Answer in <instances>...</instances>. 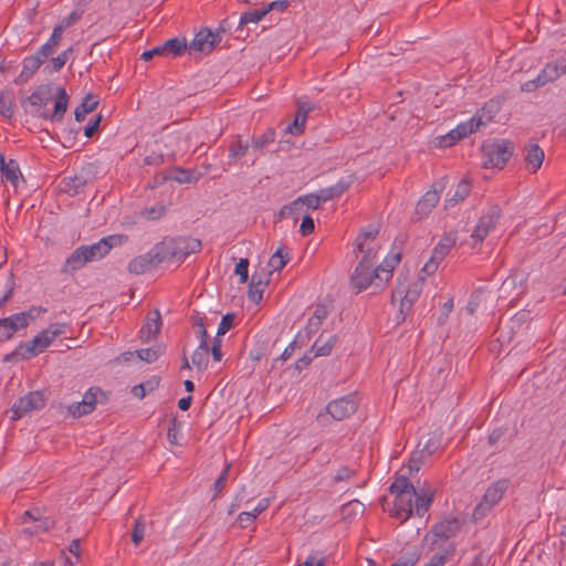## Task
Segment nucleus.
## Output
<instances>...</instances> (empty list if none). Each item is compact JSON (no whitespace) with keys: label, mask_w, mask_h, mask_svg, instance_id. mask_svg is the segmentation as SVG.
<instances>
[{"label":"nucleus","mask_w":566,"mask_h":566,"mask_svg":"<svg viewBox=\"0 0 566 566\" xmlns=\"http://www.w3.org/2000/svg\"><path fill=\"white\" fill-rule=\"evenodd\" d=\"M250 146L248 140H243L241 136H235L229 145L228 165L231 166L242 159Z\"/></svg>","instance_id":"25"},{"label":"nucleus","mask_w":566,"mask_h":566,"mask_svg":"<svg viewBox=\"0 0 566 566\" xmlns=\"http://www.w3.org/2000/svg\"><path fill=\"white\" fill-rule=\"evenodd\" d=\"M150 252L153 254V260H155V264L157 265L168 261H176L174 239L170 237H166L163 241L155 244L154 248L150 249Z\"/></svg>","instance_id":"15"},{"label":"nucleus","mask_w":566,"mask_h":566,"mask_svg":"<svg viewBox=\"0 0 566 566\" xmlns=\"http://www.w3.org/2000/svg\"><path fill=\"white\" fill-rule=\"evenodd\" d=\"M59 45L54 42L48 40L38 51L36 55H39L44 62L56 52Z\"/></svg>","instance_id":"57"},{"label":"nucleus","mask_w":566,"mask_h":566,"mask_svg":"<svg viewBox=\"0 0 566 566\" xmlns=\"http://www.w3.org/2000/svg\"><path fill=\"white\" fill-rule=\"evenodd\" d=\"M312 111V107L308 103L300 102L298 111L292 124L287 125L286 132L291 134H300L304 129V125L307 118L308 113Z\"/></svg>","instance_id":"29"},{"label":"nucleus","mask_w":566,"mask_h":566,"mask_svg":"<svg viewBox=\"0 0 566 566\" xmlns=\"http://www.w3.org/2000/svg\"><path fill=\"white\" fill-rule=\"evenodd\" d=\"M87 180L83 176L64 177L60 184L61 190L70 196H76L84 190Z\"/></svg>","instance_id":"28"},{"label":"nucleus","mask_w":566,"mask_h":566,"mask_svg":"<svg viewBox=\"0 0 566 566\" xmlns=\"http://www.w3.org/2000/svg\"><path fill=\"white\" fill-rule=\"evenodd\" d=\"M45 406V397L41 391H31L20 397L12 406V419H20L33 410H40Z\"/></svg>","instance_id":"8"},{"label":"nucleus","mask_w":566,"mask_h":566,"mask_svg":"<svg viewBox=\"0 0 566 566\" xmlns=\"http://www.w3.org/2000/svg\"><path fill=\"white\" fill-rule=\"evenodd\" d=\"M419 559V555L417 553H408L406 555L400 556L397 562L391 564L390 566H415Z\"/></svg>","instance_id":"59"},{"label":"nucleus","mask_w":566,"mask_h":566,"mask_svg":"<svg viewBox=\"0 0 566 566\" xmlns=\"http://www.w3.org/2000/svg\"><path fill=\"white\" fill-rule=\"evenodd\" d=\"M126 241L125 235H108L102 238L98 242L90 245H81L83 252L87 256L88 262L101 260L106 256L112 248L120 245Z\"/></svg>","instance_id":"7"},{"label":"nucleus","mask_w":566,"mask_h":566,"mask_svg":"<svg viewBox=\"0 0 566 566\" xmlns=\"http://www.w3.org/2000/svg\"><path fill=\"white\" fill-rule=\"evenodd\" d=\"M174 245L176 250V261L184 262L190 254L200 252L202 248L201 240L191 237H176Z\"/></svg>","instance_id":"13"},{"label":"nucleus","mask_w":566,"mask_h":566,"mask_svg":"<svg viewBox=\"0 0 566 566\" xmlns=\"http://www.w3.org/2000/svg\"><path fill=\"white\" fill-rule=\"evenodd\" d=\"M43 63L44 61L36 54L24 57L22 61V71L14 78V83L17 85L25 84Z\"/></svg>","instance_id":"18"},{"label":"nucleus","mask_w":566,"mask_h":566,"mask_svg":"<svg viewBox=\"0 0 566 566\" xmlns=\"http://www.w3.org/2000/svg\"><path fill=\"white\" fill-rule=\"evenodd\" d=\"M200 177H201V174L197 172L196 170L185 169L181 167H174L169 171V175L167 176L168 179L175 180L179 184L197 182Z\"/></svg>","instance_id":"32"},{"label":"nucleus","mask_w":566,"mask_h":566,"mask_svg":"<svg viewBox=\"0 0 566 566\" xmlns=\"http://www.w3.org/2000/svg\"><path fill=\"white\" fill-rule=\"evenodd\" d=\"M163 56H180L187 50V41L185 38H174L167 40L164 44L159 45Z\"/></svg>","instance_id":"31"},{"label":"nucleus","mask_w":566,"mask_h":566,"mask_svg":"<svg viewBox=\"0 0 566 566\" xmlns=\"http://www.w3.org/2000/svg\"><path fill=\"white\" fill-rule=\"evenodd\" d=\"M314 230H315V223H314L313 218L310 214L304 216L302 219L301 227H300V232L302 233V235H304V237L310 235L314 232Z\"/></svg>","instance_id":"61"},{"label":"nucleus","mask_w":566,"mask_h":566,"mask_svg":"<svg viewBox=\"0 0 566 566\" xmlns=\"http://www.w3.org/2000/svg\"><path fill=\"white\" fill-rule=\"evenodd\" d=\"M331 352V345H326L322 336H319L311 347V353H313L315 357L328 356Z\"/></svg>","instance_id":"51"},{"label":"nucleus","mask_w":566,"mask_h":566,"mask_svg":"<svg viewBox=\"0 0 566 566\" xmlns=\"http://www.w3.org/2000/svg\"><path fill=\"white\" fill-rule=\"evenodd\" d=\"M353 176L342 177L335 185L322 188L318 196L323 202L340 197L353 184Z\"/></svg>","instance_id":"20"},{"label":"nucleus","mask_w":566,"mask_h":566,"mask_svg":"<svg viewBox=\"0 0 566 566\" xmlns=\"http://www.w3.org/2000/svg\"><path fill=\"white\" fill-rule=\"evenodd\" d=\"M93 411L92 402L91 401H78L69 407V412L74 418H80L82 416L88 415Z\"/></svg>","instance_id":"45"},{"label":"nucleus","mask_w":566,"mask_h":566,"mask_svg":"<svg viewBox=\"0 0 566 566\" xmlns=\"http://www.w3.org/2000/svg\"><path fill=\"white\" fill-rule=\"evenodd\" d=\"M32 319L33 316L29 312H20L0 318V342L10 339L19 329L25 328Z\"/></svg>","instance_id":"9"},{"label":"nucleus","mask_w":566,"mask_h":566,"mask_svg":"<svg viewBox=\"0 0 566 566\" xmlns=\"http://www.w3.org/2000/svg\"><path fill=\"white\" fill-rule=\"evenodd\" d=\"M427 458L419 451L413 452L408 461L409 474L418 472Z\"/></svg>","instance_id":"55"},{"label":"nucleus","mask_w":566,"mask_h":566,"mask_svg":"<svg viewBox=\"0 0 566 566\" xmlns=\"http://www.w3.org/2000/svg\"><path fill=\"white\" fill-rule=\"evenodd\" d=\"M275 139V130L273 128H268L263 134L259 136H253L251 142V147L253 150H261Z\"/></svg>","instance_id":"40"},{"label":"nucleus","mask_w":566,"mask_h":566,"mask_svg":"<svg viewBox=\"0 0 566 566\" xmlns=\"http://www.w3.org/2000/svg\"><path fill=\"white\" fill-rule=\"evenodd\" d=\"M437 140H438L437 145L439 147L447 148V147L453 146L460 139H455V134L453 133V129H452L448 134L439 136L437 138Z\"/></svg>","instance_id":"62"},{"label":"nucleus","mask_w":566,"mask_h":566,"mask_svg":"<svg viewBox=\"0 0 566 566\" xmlns=\"http://www.w3.org/2000/svg\"><path fill=\"white\" fill-rule=\"evenodd\" d=\"M52 97L51 85L42 84L38 86L30 96L22 101V106L25 108V112L31 115L45 119L46 116H49L46 105L52 101Z\"/></svg>","instance_id":"4"},{"label":"nucleus","mask_w":566,"mask_h":566,"mask_svg":"<svg viewBox=\"0 0 566 566\" xmlns=\"http://www.w3.org/2000/svg\"><path fill=\"white\" fill-rule=\"evenodd\" d=\"M145 530H146V523L144 518L140 516L138 517L132 528V542L135 546H138L145 536Z\"/></svg>","instance_id":"46"},{"label":"nucleus","mask_w":566,"mask_h":566,"mask_svg":"<svg viewBox=\"0 0 566 566\" xmlns=\"http://www.w3.org/2000/svg\"><path fill=\"white\" fill-rule=\"evenodd\" d=\"M377 234L378 229L375 227H368L367 229H364L356 238L357 250L359 252H364L365 241L367 239H375Z\"/></svg>","instance_id":"47"},{"label":"nucleus","mask_w":566,"mask_h":566,"mask_svg":"<svg viewBox=\"0 0 566 566\" xmlns=\"http://www.w3.org/2000/svg\"><path fill=\"white\" fill-rule=\"evenodd\" d=\"M480 130V127L478 126L474 118H470L467 122L460 123L454 129L453 133L455 134V139H463L468 137L470 134L475 133Z\"/></svg>","instance_id":"42"},{"label":"nucleus","mask_w":566,"mask_h":566,"mask_svg":"<svg viewBox=\"0 0 566 566\" xmlns=\"http://www.w3.org/2000/svg\"><path fill=\"white\" fill-rule=\"evenodd\" d=\"M514 143L510 139H494L482 145L485 168L503 169L514 154Z\"/></svg>","instance_id":"2"},{"label":"nucleus","mask_w":566,"mask_h":566,"mask_svg":"<svg viewBox=\"0 0 566 566\" xmlns=\"http://www.w3.org/2000/svg\"><path fill=\"white\" fill-rule=\"evenodd\" d=\"M161 326V316L159 311H154L148 314L146 318V323L142 326L139 331V337L142 342L146 343L154 338H156L157 334L160 331Z\"/></svg>","instance_id":"19"},{"label":"nucleus","mask_w":566,"mask_h":566,"mask_svg":"<svg viewBox=\"0 0 566 566\" xmlns=\"http://www.w3.org/2000/svg\"><path fill=\"white\" fill-rule=\"evenodd\" d=\"M470 182L463 179L458 184L455 192L449 201H454L455 203L462 201L470 195Z\"/></svg>","instance_id":"48"},{"label":"nucleus","mask_w":566,"mask_h":566,"mask_svg":"<svg viewBox=\"0 0 566 566\" xmlns=\"http://www.w3.org/2000/svg\"><path fill=\"white\" fill-rule=\"evenodd\" d=\"M565 73L566 65L560 66L556 63H548L536 76V82L539 83L541 86H544L547 83L554 82Z\"/></svg>","instance_id":"26"},{"label":"nucleus","mask_w":566,"mask_h":566,"mask_svg":"<svg viewBox=\"0 0 566 566\" xmlns=\"http://www.w3.org/2000/svg\"><path fill=\"white\" fill-rule=\"evenodd\" d=\"M375 279L382 281V276L374 268H364L363 263H358L350 275V285L356 293L366 290Z\"/></svg>","instance_id":"12"},{"label":"nucleus","mask_w":566,"mask_h":566,"mask_svg":"<svg viewBox=\"0 0 566 566\" xmlns=\"http://www.w3.org/2000/svg\"><path fill=\"white\" fill-rule=\"evenodd\" d=\"M135 353L140 360L146 363H154L164 354V346L157 344L149 348L135 350Z\"/></svg>","instance_id":"37"},{"label":"nucleus","mask_w":566,"mask_h":566,"mask_svg":"<svg viewBox=\"0 0 566 566\" xmlns=\"http://www.w3.org/2000/svg\"><path fill=\"white\" fill-rule=\"evenodd\" d=\"M457 238L453 233L446 234L432 250L430 259L424 263L422 272L427 275L433 274L439 264L449 254L451 249L455 245Z\"/></svg>","instance_id":"6"},{"label":"nucleus","mask_w":566,"mask_h":566,"mask_svg":"<svg viewBox=\"0 0 566 566\" xmlns=\"http://www.w3.org/2000/svg\"><path fill=\"white\" fill-rule=\"evenodd\" d=\"M421 293L419 283H415L412 287L405 291L403 289H396L392 292L391 298L392 301L397 298H402L405 301V304H415L417 300L419 298Z\"/></svg>","instance_id":"36"},{"label":"nucleus","mask_w":566,"mask_h":566,"mask_svg":"<svg viewBox=\"0 0 566 566\" xmlns=\"http://www.w3.org/2000/svg\"><path fill=\"white\" fill-rule=\"evenodd\" d=\"M256 515L254 514V512H241L239 515H238V518H237V524L240 528H247L249 525H251L255 520H256Z\"/></svg>","instance_id":"60"},{"label":"nucleus","mask_w":566,"mask_h":566,"mask_svg":"<svg viewBox=\"0 0 566 566\" xmlns=\"http://www.w3.org/2000/svg\"><path fill=\"white\" fill-rule=\"evenodd\" d=\"M166 213V207L161 203H158L151 208H147L143 211V217L148 220H158Z\"/></svg>","instance_id":"54"},{"label":"nucleus","mask_w":566,"mask_h":566,"mask_svg":"<svg viewBox=\"0 0 566 566\" xmlns=\"http://www.w3.org/2000/svg\"><path fill=\"white\" fill-rule=\"evenodd\" d=\"M220 41L221 36L219 32L213 33L210 29H202L196 33L189 45L187 44V49L190 53H211Z\"/></svg>","instance_id":"10"},{"label":"nucleus","mask_w":566,"mask_h":566,"mask_svg":"<svg viewBox=\"0 0 566 566\" xmlns=\"http://www.w3.org/2000/svg\"><path fill=\"white\" fill-rule=\"evenodd\" d=\"M325 563L324 557H319L317 553L311 554L307 558L300 563L298 566H323Z\"/></svg>","instance_id":"64"},{"label":"nucleus","mask_w":566,"mask_h":566,"mask_svg":"<svg viewBox=\"0 0 566 566\" xmlns=\"http://www.w3.org/2000/svg\"><path fill=\"white\" fill-rule=\"evenodd\" d=\"M0 164L2 182H10L14 188H18L20 180L22 182L25 181L15 159L10 158L9 160H6L4 156L0 154Z\"/></svg>","instance_id":"14"},{"label":"nucleus","mask_w":566,"mask_h":566,"mask_svg":"<svg viewBox=\"0 0 566 566\" xmlns=\"http://www.w3.org/2000/svg\"><path fill=\"white\" fill-rule=\"evenodd\" d=\"M290 7V2L287 0H276L264 6L265 13L268 14L271 11H280L284 12Z\"/></svg>","instance_id":"63"},{"label":"nucleus","mask_w":566,"mask_h":566,"mask_svg":"<svg viewBox=\"0 0 566 566\" xmlns=\"http://www.w3.org/2000/svg\"><path fill=\"white\" fill-rule=\"evenodd\" d=\"M401 254L399 252L390 253L385 258L382 263L376 268L377 272L381 274L382 281L387 282L391 277L392 271L399 264Z\"/></svg>","instance_id":"34"},{"label":"nucleus","mask_w":566,"mask_h":566,"mask_svg":"<svg viewBox=\"0 0 566 566\" xmlns=\"http://www.w3.org/2000/svg\"><path fill=\"white\" fill-rule=\"evenodd\" d=\"M88 263L87 256L83 252L82 248H76L71 255L65 260V263L61 270L62 273L73 274L77 270L82 269Z\"/></svg>","instance_id":"24"},{"label":"nucleus","mask_w":566,"mask_h":566,"mask_svg":"<svg viewBox=\"0 0 566 566\" xmlns=\"http://www.w3.org/2000/svg\"><path fill=\"white\" fill-rule=\"evenodd\" d=\"M73 51V46H70L69 49L62 51L57 56L52 57L48 64L50 72H60L66 64Z\"/></svg>","instance_id":"43"},{"label":"nucleus","mask_w":566,"mask_h":566,"mask_svg":"<svg viewBox=\"0 0 566 566\" xmlns=\"http://www.w3.org/2000/svg\"><path fill=\"white\" fill-rule=\"evenodd\" d=\"M501 218V208L499 206H492L490 209L481 216L479 222L474 227L472 238L479 242H482L493 230Z\"/></svg>","instance_id":"11"},{"label":"nucleus","mask_w":566,"mask_h":566,"mask_svg":"<svg viewBox=\"0 0 566 566\" xmlns=\"http://www.w3.org/2000/svg\"><path fill=\"white\" fill-rule=\"evenodd\" d=\"M83 12L82 11H72L69 15L64 17L57 25H61L63 30H66L74 25L77 21L81 20Z\"/></svg>","instance_id":"58"},{"label":"nucleus","mask_w":566,"mask_h":566,"mask_svg":"<svg viewBox=\"0 0 566 566\" xmlns=\"http://www.w3.org/2000/svg\"><path fill=\"white\" fill-rule=\"evenodd\" d=\"M234 273L240 276V284L245 283L249 279V260L245 258L240 259L239 262L235 264Z\"/></svg>","instance_id":"52"},{"label":"nucleus","mask_w":566,"mask_h":566,"mask_svg":"<svg viewBox=\"0 0 566 566\" xmlns=\"http://www.w3.org/2000/svg\"><path fill=\"white\" fill-rule=\"evenodd\" d=\"M501 111V101L492 98L488 101L473 116L478 126L485 127L488 124L493 122L495 116Z\"/></svg>","instance_id":"16"},{"label":"nucleus","mask_w":566,"mask_h":566,"mask_svg":"<svg viewBox=\"0 0 566 566\" xmlns=\"http://www.w3.org/2000/svg\"><path fill=\"white\" fill-rule=\"evenodd\" d=\"M269 284V279L263 280L254 273L251 277L248 291V297L254 304H259L263 298L264 287Z\"/></svg>","instance_id":"30"},{"label":"nucleus","mask_w":566,"mask_h":566,"mask_svg":"<svg viewBox=\"0 0 566 566\" xmlns=\"http://www.w3.org/2000/svg\"><path fill=\"white\" fill-rule=\"evenodd\" d=\"M98 105L96 96L88 94L82 103L75 108L74 116L76 122H83L86 115L93 112Z\"/></svg>","instance_id":"35"},{"label":"nucleus","mask_w":566,"mask_h":566,"mask_svg":"<svg viewBox=\"0 0 566 566\" xmlns=\"http://www.w3.org/2000/svg\"><path fill=\"white\" fill-rule=\"evenodd\" d=\"M390 494L395 495L392 515L406 522L411 516L422 517L430 509L436 492L415 486L406 475H399L389 486Z\"/></svg>","instance_id":"1"},{"label":"nucleus","mask_w":566,"mask_h":566,"mask_svg":"<svg viewBox=\"0 0 566 566\" xmlns=\"http://www.w3.org/2000/svg\"><path fill=\"white\" fill-rule=\"evenodd\" d=\"M209 346L201 348V345H199L198 348L193 352L191 361L198 370L202 371L207 369L209 363Z\"/></svg>","instance_id":"39"},{"label":"nucleus","mask_w":566,"mask_h":566,"mask_svg":"<svg viewBox=\"0 0 566 566\" xmlns=\"http://www.w3.org/2000/svg\"><path fill=\"white\" fill-rule=\"evenodd\" d=\"M509 485L507 479H500L486 489L482 500L473 510L472 517L475 522L486 516L492 507L501 501Z\"/></svg>","instance_id":"3"},{"label":"nucleus","mask_w":566,"mask_h":566,"mask_svg":"<svg viewBox=\"0 0 566 566\" xmlns=\"http://www.w3.org/2000/svg\"><path fill=\"white\" fill-rule=\"evenodd\" d=\"M297 199H301V209H303V207L306 206L307 208L315 210L318 209L321 202H323L318 196V192L301 196Z\"/></svg>","instance_id":"49"},{"label":"nucleus","mask_w":566,"mask_h":566,"mask_svg":"<svg viewBox=\"0 0 566 566\" xmlns=\"http://www.w3.org/2000/svg\"><path fill=\"white\" fill-rule=\"evenodd\" d=\"M234 314L228 313L222 316L221 322L219 323L217 336L224 335L228 331H230L233 326Z\"/></svg>","instance_id":"56"},{"label":"nucleus","mask_w":566,"mask_h":566,"mask_svg":"<svg viewBox=\"0 0 566 566\" xmlns=\"http://www.w3.org/2000/svg\"><path fill=\"white\" fill-rule=\"evenodd\" d=\"M34 348L35 347L30 344V340L25 343H20L12 353L6 355L4 361H17L19 359L25 360L31 357L38 356L36 350Z\"/></svg>","instance_id":"33"},{"label":"nucleus","mask_w":566,"mask_h":566,"mask_svg":"<svg viewBox=\"0 0 566 566\" xmlns=\"http://www.w3.org/2000/svg\"><path fill=\"white\" fill-rule=\"evenodd\" d=\"M180 428H181V422L176 417H172V419L169 422L168 430H167V438L171 444L178 443L177 440H178V432L180 431Z\"/></svg>","instance_id":"53"},{"label":"nucleus","mask_w":566,"mask_h":566,"mask_svg":"<svg viewBox=\"0 0 566 566\" xmlns=\"http://www.w3.org/2000/svg\"><path fill=\"white\" fill-rule=\"evenodd\" d=\"M301 199H295L291 203L284 205L280 210V218L293 217L295 220L298 219L301 212Z\"/></svg>","instance_id":"44"},{"label":"nucleus","mask_w":566,"mask_h":566,"mask_svg":"<svg viewBox=\"0 0 566 566\" xmlns=\"http://www.w3.org/2000/svg\"><path fill=\"white\" fill-rule=\"evenodd\" d=\"M526 167L531 172H536L544 160V150L535 143H530L524 148Z\"/></svg>","instance_id":"22"},{"label":"nucleus","mask_w":566,"mask_h":566,"mask_svg":"<svg viewBox=\"0 0 566 566\" xmlns=\"http://www.w3.org/2000/svg\"><path fill=\"white\" fill-rule=\"evenodd\" d=\"M290 261V254L283 248H279L269 260V268L273 271H281Z\"/></svg>","instance_id":"38"},{"label":"nucleus","mask_w":566,"mask_h":566,"mask_svg":"<svg viewBox=\"0 0 566 566\" xmlns=\"http://www.w3.org/2000/svg\"><path fill=\"white\" fill-rule=\"evenodd\" d=\"M69 104V95L63 87H57V92L54 98V108L52 113H49L45 119L51 120L52 123L62 122Z\"/></svg>","instance_id":"23"},{"label":"nucleus","mask_w":566,"mask_h":566,"mask_svg":"<svg viewBox=\"0 0 566 566\" xmlns=\"http://www.w3.org/2000/svg\"><path fill=\"white\" fill-rule=\"evenodd\" d=\"M461 530V522L457 517H451L436 523L430 533L438 538L449 539L455 536Z\"/></svg>","instance_id":"17"},{"label":"nucleus","mask_w":566,"mask_h":566,"mask_svg":"<svg viewBox=\"0 0 566 566\" xmlns=\"http://www.w3.org/2000/svg\"><path fill=\"white\" fill-rule=\"evenodd\" d=\"M150 255L153 254L149 250L147 253L134 258L128 263V271L134 274H143L153 268H156L157 264H155V260H153V256Z\"/></svg>","instance_id":"27"},{"label":"nucleus","mask_w":566,"mask_h":566,"mask_svg":"<svg viewBox=\"0 0 566 566\" xmlns=\"http://www.w3.org/2000/svg\"><path fill=\"white\" fill-rule=\"evenodd\" d=\"M440 196L436 189L428 190L416 205L415 214L417 220L427 217L432 209L438 205Z\"/></svg>","instance_id":"21"},{"label":"nucleus","mask_w":566,"mask_h":566,"mask_svg":"<svg viewBox=\"0 0 566 566\" xmlns=\"http://www.w3.org/2000/svg\"><path fill=\"white\" fill-rule=\"evenodd\" d=\"M30 344L34 346L36 354L43 353L50 345V338L46 337V334L43 332L39 333L33 339L30 340Z\"/></svg>","instance_id":"50"},{"label":"nucleus","mask_w":566,"mask_h":566,"mask_svg":"<svg viewBox=\"0 0 566 566\" xmlns=\"http://www.w3.org/2000/svg\"><path fill=\"white\" fill-rule=\"evenodd\" d=\"M358 406L359 399L357 394L354 392L329 401L325 407V411L334 420L342 421L355 413Z\"/></svg>","instance_id":"5"},{"label":"nucleus","mask_w":566,"mask_h":566,"mask_svg":"<svg viewBox=\"0 0 566 566\" xmlns=\"http://www.w3.org/2000/svg\"><path fill=\"white\" fill-rule=\"evenodd\" d=\"M266 15L264 8L249 10L241 14L238 30H243V27L248 23H258Z\"/></svg>","instance_id":"41"}]
</instances>
